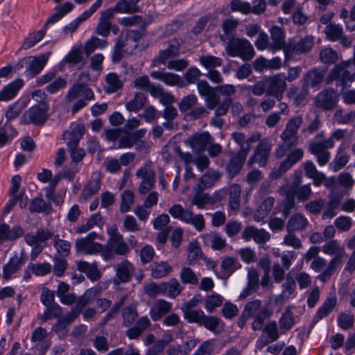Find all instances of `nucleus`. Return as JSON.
<instances>
[{"label":"nucleus","instance_id":"nucleus-37","mask_svg":"<svg viewBox=\"0 0 355 355\" xmlns=\"http://www.w3.org/2000/svg\"><path fill=\"white\" fill-rule=\"evenodd\" d=\"M202 254V250L198 242H191L189 243V252L187 256V263L193 265L197 263Z\"/></svg>","mask_w":355,"mask_h":355},{"label":"nucleus","instance_id":"nucleus-20","mask_svg":"<svg viewBox=\"0 0 355 355\" xmlns=\"http://www.w3.org/2000/svg\"><path fill=\"white\" fill-rule=\"evenodd\" d=\"M23 263V257L15 255L10 257L8 262L3 266V278L6 280L11 279L20 268Z\"/></svg>","mask_w":355,"mask_h":355},{"label":"nucleus","instance_id":"nucleus-46","mask_svg":"<svg viewBox=\"0 0 355 355\" xmlns=\"http://www.w3.org/2000/svg\"><path fill=\"white\" fill-rule=\"evenodd\" d=\"M295 324L293 312L286 308L279 319V327L284 330H290Z\"/></svg>","mask_w":355,"mask_h":355},{"label":"nucleus","instance_id":"nucleus-60","mask_svg":"<svg viewBox=\"0 0 355 355\" xmlns=\"http://www.w3.org/2000/svg\"><path fill=\"white\" fill-rule=\"evenodd\" d=\"M231 138L239 146V150L243 149L247 151V154L249 153L250 145L246 144V136L243 132H234L231 134Z\"/></svg>","mask_w":355,"mask_h":355},{"label":"nucleus","instance_id":"nucleus-19","mask_svg":"<svg viewBox=\"0 0 355 355\" xmlns=\"http://www.w3.org/2000/svg\"><path fill=\"white\" fill-rule=\"evenodd\" d=\"M77 269L85 273L87 278L92 282L97 281L101 278V272L96 263H89L86 261H79L77 263Z\"/></svg>","mask_w":355,"mask_h":355},{"label":"nucleus","instance_id":"nucleus-12","mask_svg":"<svg viewBox=\"0 0 355 355\" xmlns=\"http://www.w3.org/2000/svg\"><path fill=\"white\" fill-rule=\"evenodd\" d=\"M91 81L90 73L89 71H85L81 72L76 82L69 89L67 94V97L69 100L75 99L78 98L82 92L84 90L85 87L89 85Z\"/></svg>","mask_w":355,"mask_h":355},{"label":"nucleus","instance_id":"nucleus-44","mask_svg":"<svg viewBox=\"0 0 355 355\" xmlns=\"http://www.w3.org/2000/svg\"><path fill=\"white\" fill-rule=\"evenodd\" d=\"M343 33V29L340 24H330L326 27L327 37L329 41L335 42L338 40Z\"/></svg>","mask_w":355,"mask_h":355},{"label":"nucleus","instance_id":"nucleus-13","mask_svg":"<svg viewBox=\"0 0 355 355\" xmlns=\"http://www.w3.org/2000/svg\"><path fill=\"white\" fill-rule=\"evenodd\" d=\"M49 56L41 54L34 57L24 71V75L28 79H31L38 75L45 67Z\"/></svg>","mask_w":355,"mask_h":355},{"label":"nucleus","instance_id":"nucleus-54","mask_svg":"<svg viewBox=\"0 0 355 355\" xmlns=\"http://www.w3.org/2000/svg\"><path fill=\"white\" fill-rule=\"evenodd\" d=\"M320 58L324 64H334L338 60V53L331 48H325L320 51Z\"/></svg>","mask_w":355,"mask_h":355},{"label":"nucleus","instance_id":"nucleus-28","mask_svg":"<svg viewBox=\"0 0 355 355\" xmlns=\"http://www.w3.org/2000/svg\"><path fill=\"white\" fill-rule=\"evenodd\" d=\"M146 101L144 93L137 92L134 98L125 103V108L129 112H137L144 107Z\"/></svg>","mask_w":355,"mask_h":355},{"label":"nucleus","instance_id":"nucleus-30","mask_svg":"<svg viewBox=\"0 0 355 355\" xmlns=\"http://www.w3.org/2000/svg\"><path fill=\"white\" fill-rule=\"evenodd\" d=\"M272 313V311L267 307L261 309L256 314L254 321L252 324V328L254 331H259L262 329L264 321L269 318Z\"/></svg>","mask_w":355,"mask_h":355},{"label":"nucleus","instance_id":"nucleus-55","mask_svg":"<svg viewBox=\"0 0 355 355\" xmlns=\"http://www.w3.org/2000/svg\"><path fill=\"white\" fill-rule=\"evenodd\" d=\"M297 140V137L293 139L282 140V144L279 145L278 148L275 150L276 157L277 159H280L285 156L286 152L296 144Z\"/></svg>","mask_w":355,"mask_h":355},{"label":"nucleus","instance_id":"nucleus-43","mask_svg":"<svg viewBox=\"0 0 355 355\" xmlns=\"http://www.w3.org/2000/svg\"><path fill=\"white\" fill-rule=\"evenodd\" d=\"M223 304V297L218 294L207 295L205 301V308L209 313H212L216 307Z\"/></svg>","mask_w":355,"mask_h":355},{"label":"nucleus","instance_id":"nucleus-53","mask_svg":"<svg viewBox=\"0 0 355 355\" xmlns=\"http://www.w3.org/2000/svg\"><path fill=\"white\" fill-rule=\"evenodd\" d=\"M190 212L189 209H184L182 205L175 204L168 209V213L175 219H179L184 223V220L187 218V213Z\"/></svg>","mask_w":355,"mask_h":355},{"label":"nucleus","instance_id":"nucleus-9","mask_svg":"<svg viewBox=\"0 0 355 355\" xmlns=\"http://www.w3.org/2000/svg\"><path fill=\"white\" fill-rule=\"evenodd\" d=\"M285 80V73H279L270 78L268 80L267 95L276 97L277 100H280L286 85Z\"/></svg>","mask_w":355,"mask_h":355},{"label":"nucleus","instance_id":"nucleus-8","mask_svg":"<svg viewBox=\"0 0 355 355\" xmlns=\"http://www.w3.org/2000/svg\"><path fill=\"white\" fill-rule=\"evenodd\" d=\"M115 270L116 275L113 282L116 286H119L121 284L128 283L131 281L135 268L131 263L125 260L119 263L115 266Z\"/></svg>","mask_w":355,"mask_h":355},{"label":"nucleus","instance_id":"nucleus-50","mask_svg":"<svg viewBox=\"0 0 355 355\" xmlns=\"http://www.w3.org/2000/svg\"><path fill=\"white\" fill-rule=\"evenodd\" d=\"M283 210H282V216L284 219L287 218L291 210L295 208V197L291 194L288 190H287L286 193V197L283 200Z\"/></svg>","mask_w":355,"mask_h":355},{"label":"nucleus","instance_id":"nucleus-11","mask_svg":"<svg viewBox=\"0 0 355 355\" xmlns=\"http://www.w3.org/2000/svg\"><path fill=\"white\" fill-rule=\"evenodd\" d=\"M150 76L155 80L162 81L168 86H178L180 88L187 86L185 81L179 75L171 72L153 71L150 73Z\"/></svg>","mask_w":355,"mask_h":355},{"label":"nucleus","instance_id":"nucleus-56","mask_svg":"<svg viewBox=\"0 0 355 355\" xmlns=\"http://www.w3.org/2000/svg\"><path fill=\"white\" fill-rule=\"evenodd\" d=\"M197 103V97L195 94H189L184 96L178 103V107L182 113L190 110Z\"/></svg>","mask_w":355,"mask_h":355},{"label":"nucleus","instance_id":"nucleus-52","mask_svg":"<svg viewBox=\"0 0 355 355\" xmlns=\"http://www.w3.org/2000/svg\"><path fill=\"white\" fill-rule=\"evenodd\" d=\"M230 11L240 12L242 14L248 15L250 13V3L241 0H232L230 3Z\"/></svg>","mask_w":355,"mask_h":355},{"label":"nucleus","instance_id":"nucleus-41","mask_svg":"<svg viewBox=\"0 0 355 355\" xmlns=\"http://www.w3.org/2000/svg\"><path fill=\"white\" fill-rule=\"evenodd\" d=\"M349 155L346 153L343 154L341 148H339L333 161V171L337 172L344 168L349 162Z\"/></svg>","mask_w":355,"mask_h":355},{"label":"nucleus","instance_id":"nucleus-35","mask_svg":"<svg viewBox=\"0 0 355 355\" xmlns=\"http://www.w3.org/2000/svg\"><path fill=\"white\" fill-rule=\"evenodd\" d=\"M187 218L184 220L185 223L192 225L198 232H201L205 229V221L202 214L193 215V212L190 211V212L187 213Z\"/></svg>","mask_w":355,"mask_h":355},{"label":"nucleus","instance_id":"nucleus-6","mask_svg":"<svg viewBox=\"0 0 355 355\" xmlns=\"http://www.w3.org/2000/svg\"><path fill=\"white\" fill-rule=\"evenodd\" d=\"M325 71L322 69L313 67L308 71L300 80L302 88L318 89L324 80Z\"/></svg>","mask_w":355,"mask_h":355},{"label":"nucleus","instance_id":"nucleus-25","mask_svg":"<svg viewBox=\"0 0 355 355\" xmlns=\"http://www.w3.org/2000/svg\"><path fill=\"white\" fill-rule=\"evenodd\" d=\"M288 190L295 198H297L298 202L306 201L312 193L310 184L289 187Z\"/></svg>","mask_w":355,"mask_h":355},{"label":"nucleus","instance_id":"nucleus-36","mask_svg":"<svg viewBox=\"0 0 355 355\" xmlns=\"http://www.w3.org/2000/svg\"><path fill=\"white\" fill-rule=\"evenodd\" d=\"M101 182L99 178L90 180L84 187L82 195L85 199H88L96 194L101 189Z\"/></svg>","mask_w":355,"mask_h":355},{"label":"nucleus","instance_id":"nucleus-21","mask_svg":"<svg viewBox=\"0 0 355 355\" xmlns=\"http://www.w3.org/2000/svg\"><path fill=\"white\" fill-rule=\"evenodd\" d=\"M171 303L164 300H158L155 305L151 308L150 311L151 319L153 321L160 320L164 315L171 311Z\"/></svg>","mask_w":355,"mask_h":355},{"label":"nucleus","instance_id":"nucleus-10","mask_svg":"<svg viewBox=\"0 0 355 355\" xmlns=\"http://www.w3.org/2000/svg\"><path fill=\"white\" fill-rule=\"evenodd\" d=\"M271 146L265 140H261L256 147L253 155L248 160V165L258 163L259 166H265L268 161Z\"/></svg>","mask_w":355,"mask_h":355},{"label":"nucleus","instance_id":"nucleus-15","mask_svg":"<svg viewBox=\"0 0 355 355\" xmlns=\"http://www.w3.org/2000/svg\"><path fill=\"white\" fill-rule=\"evenodd\" d=\"M272 44L271 48L273 51L283 50L284 51L287 44L285 41L286 34L282 28L278 26H272L270 29Z\"/></svg>","mask_w":355,"mask_h":355},{"label":"nucleus","instance_id":"nucleus-45","mask_svg":"<svg viewBox=\"0 0 355 355\" xmlns=\"http://www.w3.org/2000/svg\"><path fill=\"white\" fill-rule=\"evenodd\" d=\"M201 321L199 326H203L207 329L214 331L218 327L220 319L214 315H206L205 313L201 315Z\"/></svg>","mask_w":355,"mask_h":355},{"label":"nucleus","instance_id":"nucleus-51","mask_svg":"<svg viewBox=\"0 0 355 355\" xmlns=\"http://www.w3.org/2000/svg\"><path fill=\"white\" fill-rule=\"evenodd\" d=\"M180 279L184 284L196 285L198 283V279L195 272L189 267H184L181 270Z\"/></svg>","mask_w":355,"mask_h":355},{"label":"nucleus","instance_id":"nucleus-27","mask_svg":"<svg viewBox=\"0 0 355 355\" xmlns=\"http://www.w3.org/2000/svg\"><path fill=\"white\" fill-rule=\"evenodd\" d=\"M241 186L239 184H232L228 189L229 207L231 210H237L240 206Z\"/></svg>","mask_w":355,"mask_h":355},{"label":"nucleus","instance_id":"nucleus-63","mask_svg":"<svg viewBox=\"0 0 355 355\" xmlns=\"http://www.w3.org/2000/svg\"><path fill=\"white\" fill-rule=\"evenodd\" d=\"M354 315L349 313H342L338 317L339 327L345 330L352 328L354 325Z\"/></svg>","mask_w":355,"mask_h":355},{"label":"nucleus","instance_id":"nucleus-18","mask_svg":"<svg viewBox=\"0 0 355 355\" xmlns=\"http://www.w3.org/2000/svg\"><path fill=\"white\" fill-rule=\"evenodd\" d=\"M28 209L32 214L45 213L46 214H49L53 210V207L50 202H46L43 199L42 193H39L37 196L31 200Z\"/></svg>","mask_w":355,"mask_h":355},{"label":"nucleus","instance_id":"nucleus-14","mask_svg":"<svg viewBox=\"0 0 355 355\" xmlns=\"http://www.w3.org/2000/svg\"><path fill=\"white\" fill-rule=\"evenodd\" d=\"M74 5L69 1H66L62 4L56 6L54 8V10H55V12L47 19L43 27L47 31L50 25L53 24L60 21L65 15H67L68 13L72 11Z\"/></svg>","mask_w":355,"mask_h":355},{"label":"nucleus","instance_id":"nucleus-1","mask_svg":"<svg viewBox=\"0 0 355 355\" xmlns=\"http://www.w3.org/2000/svg\"><path fill=\"white\" fill-rule=\"evenodd\" d=\"M49 106L46 102H40L26 110L20 118L21 125H43L49 117Z\"/></svg>","mask_w":355,"mask_h":355},{"label":"nucleus","instance_id":"nucleus-16","mask_svg":"<svg viewBox=\"0 0 355 355\" xmlns=\"http://www.w3.org/2000/svg\"><path fill=\"white\" fill-rule=\"evenodd\" d=\"M303 155L304 152L300 148H296L292 150L287 155L286 158L280 163L278 168V172L279 174L277 176H279L282 173H284L291 169L294 164L302 159Z\"/></svg>","mask_w":355,"mask_h":355},{"label":"nucleus","instance_id":"nucleus-7","mask_svg":"<svg viewBox=\"0 0 355 355\" xmlns=\"http://www.w3.org/2000/svg\"><path fill=\"white\" fill-rule=\"evenodd\" d=\"M248 155L247 151L242 149L231 156L225 168L227 175L230 179L234 178L241 172Z\"/></svg>","mask_w":355,"mask_h":355},{"label":"nucleus","instance_id":"nucleus-5","mask_svg":"<svg viewBox=\"0 0 355 355\" xmlns=\"http://www.w3.org/2000/svg\"><path fill=\"white\" fill-rule=\"evenodd\" d=\"M314 44V37L306 35L296 44L288 43L284 49L286 59L291 58L293 55H301L309 52Z\"/></svg>","mask_w":355,"mask_h":355},{"label":"nucleus","instance_id":"nucleus-47","mask_svg":"<svg viewBox=\"0 0 355 355\" xmlns=\"http://www.w3.org/2000/svg\"><path fill=\"white\" fill-rule=\"evenodd\" d=\"M123 325L124 327H129L132 324L137 317V312L135 307L132 306H128L123 309Z\"/></svg>","mask_w":355,"mask_h":355},{"label":"nucleus","instance_id":"nucleus-29","mask_svg":"<svg viewBox=\"0 0 355 355\" xmlns=\"http://www.w3.org/2000/svg\"><path fill=\"white\" fill-rule=\"evenodd\" d=\"M240 267L241 265L236 259L232 257H226L221 262V272L224 276L228 277Z\"/></svg>","mask_w":355,"mask_h":355},{"label":"nucleus","instance_id":"nucleus-42","mask_svg":"<svg viewBox=\"0 0 355 355\" xmlns=\"http://www.w3.org/2000/svg\"><path fill=\"white\" fill-rule=\"evenodd\" d=\"M28 269H30L36 276H45L51 272V265L48 262L35 264L30 263L28 265Z\"/></svg>","mask_w":355,"mask_h":355},{"label":"nucleus","instance_id":"nucleus-24","mask_svg":"<svg viewBox=\"0 0 355 355\" xmlns=\"http://www.w3.org/2000/svg\"><path fill=\"white\" fill-rule=\"evenodd\" d=\"M62 314V308L56 303L49 306H46L44 313H38L37 317L41 321V323H43L53 318H59Z\"/></svg>","mask_w":355,"mask_h":355},{"label":"nucleus","instance_id":"nucleus-17","mask_svg":"<svg viewBox=\"0 0 355 355\" xmlns=\"http://www.w3.org/2000/svg\"><path fill=\"white\" fill-rule=\"evenodd\" d=\"M24 80L20 78L9 83L0 91V99L9 101L14 98L24 86Z\"/></svg>","mask_w":355,"mask_h":355},{"label":"nucleus","instance_id":"nucleus-34","mask_svg":"<svg viewBox=\"0 0 355 355\" xmlns=\"http://www.w3.org/2000/svg\"><path fill=\"white\" fill-rule=\"evenodd\" d=\"M172 267L166 261L155 263L152 268L151 275L153 277L159 279L168 275L172 271Z\"/></svg>","mask_w":355,"mask_h":355},{"label":"nucleus","instance_id":"nucleus-59","mask_svg":"<svg viewBox=\"0 0 355 355\" xmlns=\"http://www.w3.org/2000/svg\"><path fill=\"white\" fill-rule=\"evenodd\" d=\"M146 34V26H140L139 30H130L127 33L126 37L128 40L135 43V47L137 48L141 37Z\"/></svg>","mask_w":355,"mask_h":355},{"label":"nucleus","instance_id":"nucleus-23","mask_svg":"<svg viewBox=\"0 0 355 355\" xmlns=\"http://www.w3.org/2000/svg\"><path fill=\"white\" fill-rule=\"evenodd\" d=\"M17 134L16 129L7 122L0 125V148L10 142Z\"/></svg>","mask_w":355,"mask_h":355},{"label":"nucleus","instance_id":"nucleus-38","mask_svg":"<svg viewBox=\"0 0 355 355\" xmlns=\"http://www.w3.org/2000/svg\"><path fill=\"white\" fill-rule=\"evenodd\" d=\"M102 221V216L100 213H96L92 214L89 219L87 220L86 223L82 224L78 226L76 232L78 234H82L87 232L89 230H91L94 225H98Z\"/></svg>","mask_w":355,"mask_h":355},{"label":"nucleus","instance_id":"nucleus-57","mask_svg":"<svg viewBox=\"0 0 355 355\" xmlns=\"http://www.w3.org/2000/svg\"><path fill=\"white\" fill-rule=\"evenodd\" d=\"M106 82L111 92H116L123 87V83L116 73H110L106 76Z\"/></svg>","mask_w":355,"mask_h":355},{"label":"nucleus","instance_id":"nucleus-40","mask_svg":"<svg viewBox=\"0 0 355 355\" xmlns=\"http://www.w3.org/2000/svg\"><path fill=\"white\" fill-rule=\"evenodd\" d=\"M134 193L129 190H125L121 194V200L120 204V211L125 214L130 211V207L134 202Z\"/></svg>","mask_w":355,"mask_h":355},{"label":"nucleus","instance_id":"nucleus-39","mask_svg":"<svg viewBox=\"0 0 355 355\" xmlns=\"http://www.w3.org/2000/svg\"><path fill=\"white\" fill-rule=\"evenodd\" d=\"M46 33V30L42 27L37 31L33 36L26 37L21 46V49H28L34 46L37 43L40 42Z\"/></svg>","mask_w":355,"mask_h":355},{"label":"nucleus","instance_id":"nucleus-4","mask_svg":"<svg viewBox=\"0 0 355 355\" xmlns=\"http://www.w3.org/2000/svg\"><path fill=\"white\" fill-rule=\"evenodd\" d=\"M354 79V74H352L348 70L343 67L336 65L331 71L327 78V83H331L336 81L337 87L341 88L343 91L346 87L349 86V83Z\"/></svg>","mask_w":355,"mask_h":355},{"label":"nucleus","instance_id":"nucleus-33","mask_svg":"<svg viewBox=\"0 0 355 355\" xmlns=\"http://www.w3.org/2000/svg\"><path fill=\"white\" fill-rule=\"evenodd\" d=\"M202 191L198 189L191 200V205H196L198 209H203L207 204L214 203L212 198L208 193Z\"/></svg>","mask_w":355,"mask_h":355},{"label":"nucleus","instance_id":"nucleus-62","mask_svg":"<svg viewBox=\"0 0 355 355\" xmlns=\"http://www.w3.org/2000/svg\"><path fill=\"white\" fill-rule=\"evenodd\" d=\"M68 266L67 261L64 257H55L53 273L56 277H62Z\"/></svg>","mask_w":355,"mask_h":355},{"label":"nucleus","instance_id":"nucleus-22","mask_svg":"<svg viewBox=\"0 0 355 355\" xmlns=\"http://www.w3.org/2000/svg\"><path fill=\"white\" fill-rule=\"evenodd\" d=\"M308 224L306 218L301 214L293 215L288 220L286 230L288 233H293L296 230H304Z\"/></svg>","mask_w":355,"mask_h":355},{"label":"nucleus","instance_id":"nucleus-31","mask_svg":"<svg viewBox=\"0 0 355 355\" xmlns=\"http://www.w3.org/2000/svg\"><path fill=\"white\" fill-rule=\"evenodd\" d=\"M337 304V299L336 297H327L322 304L318 308L317 312V318L323 319L329 315Z\"/></svg>","mask_w":355,"mask_h":355},{"label":"nucleus","instance_id":"nucleus-64","mask_svg":"<svg viewBox=\"0 0 355 355\" xmlns=\"http://www.w3.org/2000/svg\"><path fill=\"white\" fill-rule=\"evenodd\" d=\"M172 339L171 336H169V340H158L155 344L150 348L148 349L146 355H159L162 353L165 347V346L169 343V341Z\"/></svg>","mask_w":355,"mask_h":355},{"label":"nucleus","instance_id":"nucleus-26","mask_svg":"<svg viewBox=\"0 0 355 355\" xmlns=\"http://www.w3.org/2000/svg\"><path fill=\"white\" fill-rule=\"evenodd\" d=\"M209 139L210 135L209 132L196 133L190 138L189 144L193 148L204 150L210 142Z\"/></svg>","mask_w":355,"mask_h":355},{"label":"nucleus","instance_id":"nucleus-49","mask_svg":"<svg viewBox=\"0 0 355 355\" xmlns=\"http://www.w3.org/2000/svg\"><path fill=\"white\" fill-rule=\"evenodd\" d=\"M184 319L189 323H196L198 325L201 321V315H204L203 311L201 309L193 310V309H182Z\"/></svg>","mask_w":355,"mask_h":355},{"label":"nucleus","instance_id":"nucleus-3","mask_svg":"<svg viewBox=\"0 0 355 355\" xmlns=\"http://www.w3.org/2000/svg\"><path fill=\"white\" fill-rule=\"evenodd\" d=\"M338 101V93L329 87L318 93L315 100V105L323 111H329L336 108Z\"/></svg>","mask_w":355,"mask_h":355},{"label":"nucleus","instance_id":"nucleus-2","mask_svg":"<svg viewBox=\"0 0 355 355\" xmlns=\"http://www.w3.org/2000/svg\"><path fill=\"white\" fill-rule=\"evenodd\" d=\"M226 52L230 57H239L244 61H249L254 55V49L250 42L245 38H230Z\"/></svg>","mask_w":355,"mask_h":355},{"label":"nucleus","instance_id":"nucleus-61","mask_svg":"<svg viewBox=\"0 0 355 355\" xmlns=\"http://www.w3.org/2000/svg\"><path fill=\"white\" fill-rule=\"evenodd\" d=\"M201 64L206 69L220 67L222 64V59L213 55H205L200 58Z\"/></svg>","mask_w":355,"mask_h":355},{"label":"nucleus","instance_id":"nucleus-58","mask_svg":"<svg viewBox=\"0 0 355 355\" xmlns=\"http://www.w3.org/2000/svg\"><path fill=\"white\" fill-rule=\"evenodd\" d=\"M127 298V296L124 295L123 296L120 300L115 303L114 306L111 308V309L105 315L104 318H103L101 321V324L105 325L107 324L108 321H110L112 318H114L118 312L119 311L120 308L125 302V300Z\"/></svg>","mask_w":355,"mask_h":355},{"label":"nucleus","instance_id":"nucleus-48","mask_svg":"<svg viewBox=\"0 0 355 355\" xmlns=\"http://www.w3.org/2000/svg\"><path fill=\"white\" fill-rule=\"evenodd\" d=\"M238 25L239 21L236 19L228 18L223 21L221 26L227 38L230 40V38L234 37V30L237 28Z\"/></svg>","mask_w":355,"mask_h":355},{"label":"nucleus","instance_id":"nucleus-32","mask_svg":"<svg viewBox=\"0 0 355 355\" xmlns=\"http://www.w3.org/2000/svg\"><path fill=\"white\" fill-rule=\"evenodd\" d=\"M63 62L78 64L81 63V66L83 67L86 64V60H84L83 52L80 48H73L68 54L64 57Z\"/></svg>","mask_w":355,"mask_h":355}]
</instances>
